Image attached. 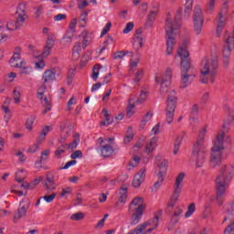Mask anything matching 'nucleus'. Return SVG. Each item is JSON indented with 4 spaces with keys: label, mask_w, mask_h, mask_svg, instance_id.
Returning a JSON list of instances; mask_svg holds the SVG:
<instances>
[{
    "label": "nucleus",
    "mask_w": 234,
    "mask_h": 234,
    "mask_svg": "<svg viewBox=\"0 0 234 234\" xmlns=\"http://www.w3.org/2000/svg\"><path fill=\"white\" fill-rule=\"evenodd\" d=\"M182 12L184 9L179 8L176 11L175 18L167 17L165 24V32L166 39V54L171 56L173 54V48L175 47V36L180 27H182Z\"/></svg>",
    "instance_id": "f257e3e1"
},
{
    "label": "nucleus",
    "mask_w": 234,
    "mask_h": 234,
    "mask_svg": "<svg viewBox=\"0 0 234 234\" xmlns=\"http://www.w3.org/2000/svg\"><path fill=\"white\" fill-rule=\"evenodd\" d=\"M201 83H207L210 80V83H215L217 74H218V59L217 58L208 60L207 58H203L201 62Z\"/></svg>",
    "instance_id": "f03ea898"
},
{
    "label": "nucleus",
    "mask_w": 234,
    "mask_h": 234,
    "mask_svg": "<svg viewBox=\"0 0 234 234\" xmlns=\"http://www.w3.org/2000/svg\"><path fill=\"white\" fill-rule=\"evenodd\" d=\"M224 136H226V133L223 130H221L218 132V135L214 140L210 158L211 167H217V165H220V164L222 163V151H224Z\"/></svg>",
    "instance_id": "7ed1b4c3"
},
{
    "label": "nucleus",
    "mask_w": 234,
    "mask_h": 234,
    "mask_svg": "<svg viewBox=\"0 0 234 234\" xmlns=\"http://www.w3.org/2000/svg\"><path fill=\"white\" fill-rule=\"evenodd\" d=\"M234 176V164L223 165L218 171V175L216 178V186H221L228 187L231 184Z\"/></svg>",
    "instance_id": "20e7f679"
},
{
    "label": "nucleus",
    "mask_w": 234,
    "mask_h": 234,
    "mask_svg": "<svg viewBox=\"0 0 234 234\" xmlns=\"http://www.w3.org/2000/svg\"><path fill=\"white\" fill-rule=\"evenodd\" d=\"M186 177L185 173H180L177 177L176 178V183L174 186V192L170 197V201L167 204L166 211L171 213L173 211V207L176 206V202H178V198L180 197V194L182 193V182Z\"/></svg>",
    "instance_id": "39448f33"
},
{
    "label": "nucleus",
    "mask_w": 234,
    "mask_h": 234,
    "mask_svg": "<svg viewBox=\"0 0 234 234\" xmlns=\"http://www.w3.org/2000/svg\"><path fill=\"white\" fill-rule=\"evenodd\" d=\"M176 101H178V98L176 97V91H175V90H172L168 94L165 109L166 122L168 124L173 123V120L175 119Z\"/></svg>",
    "instance_id": "423d86ee"
},
{
    "label": "nucleus",
    "mask_w": 234,
    "mask_h": 234,
    "mask_svg": "<svg viewBox=\"0 0 234 234\" xmlns=\"http://www.w3.org/2000/svg\"><path fill=\"white\" fill-rule=\"evenodd\" d=\"M58 74V69L53 68L47 69L42 75V84L38 88V96H43L47 89L50 87L51 83L56 81V76Z\"/></svg>",
    "instance_id": "0eeeda50"
},
{
    "label": "nucleus",
    "mask_w": 234,
    "mask_h": 234,
    "mask_svg": "<svg viewBox=\"0 0 234 234\" xmlns=\"http://www.w3.org/2000/svg\"><path fill=\"white\" fill-rule=\"evenodd\" d=\"M189 45V40L186 39L183 41V45L179 47L177 50V56L181 58V72H188L191 69V62H189V51L187 50V46Z\"/></svg>",
    "instance_id": "6e6552de"
},
{
    "label": "nucleus",
    "mask_w": 234,
    "mask_h": 234,
    "mask_svg": "<svg viewBox=\"0 0 234 234\" xmlns=\"http://www.w3.org/2000/svg\"><path fill=\"white\" fill-rule=\"evenodd\" d=\"M207 158V153L206 147L193 146L192 160L196 162V167H202Z\"/></svg>",
    "instance_id": "1a4fd4ad"
},
{
    "label": "nucleus",
    "mask_w": 234,
    "mask_h": 234,
    "mask_svg": "<svg viewBox=\"0 0 234 234\" xmlns=\"http://www.w3.org/2000/svg\"><path fill=\"white\" fill-rule=\"evenodd\" d=\"M203 27L204 15L202 14V9H200V6H196L194 8V30L197 36L202 32Z\"/></svg>",
    "instance_id": "9d476101"
},
{
    "label": "nucleus",
    "mask_w": 234,
    "mask_h": 234,
    "mask_svg": "<svg viewBox=\"0 0 234 234\" xmlns=\"http://www.w3.org/2000/svg\"><path fill=\"white\" fill-rule=\"evenodd\" d=\"M228 2H225L223 4V9L222 12L218 14V16L216 18V21L218 22L217 30H216V36L217 37H219V36L222 34V30H224V27H226V12L228 10Z\"/></svg>",
    "instance_id": "9b49d317"
},
{
    "label": "nucleus",
    "mask_w": 234,
    "mask_h": 234,
    "mask_svg": "<svg viewBox=\"0 0 234 234\" xmlns=\"http://www.w3.org/2000/svg\"><path fill=\"white\" fill-rule=\"evenodd\" d=\"M56 187H58V184H56V172L49 171L46 174L44 188L48 191H54Z\"/></svg>",
    "instance_id": "f8f14e48"
},
{
    "label": "nucleus",
    "mask_w": 234,
    "mask_h": 234,
    "mask_svg": "<svg viewBox=\"0 0 234 234\" xmlns=\"http://www.w3.org/2000/svg\"><path fill=\"white\" fill-rule=\"evenodd\" d=\"M173 78V72L171 69H167L165 76L161 79V92L165 93L169 90V85H171V80Z\"/></svg>",
    "instance_id": "ddd939ff"
},
{
    "label": "nucleus",
    "mask_w": 234,
    "mask_h": 234,
    "mask_svg": "<svg viewBox=\"0 0 234 234\" xmlns=\"http://www.w3.org/2000/svg\"><path fill=\"white\" fill-rule=\"evenodd\" d=\"M160 217H162V210L157 211L154 214V217L153 219H149L146 222H144V224H145L146 228L148 229L149 233H151V231H154V229H156L158 228V222L160 220Z\"/></svg>",
    "instance_id": "4468645a"
},
{
    "label": "nucleus",
    "mask_w": 234,
    "mask_h": 234,
    "mask_svg": "<svg viewBox=\"0 0 234 234\" xmlns=\"http://www.w3.org/2000/svg\"><path fill=\"white\" fill-rule=\"evenodd\" d=\"M145 167L140 169V171L134 176L132 186L133 187H140L144 180H145Z\"/></svg>",
    "instance_id": "2eb2a0df"
},
{
    "label": "nucleus",
    "mask_w": 234,
    "mask_h": 234,
    "mask_svg": "<svg viewBox=\"0 0 234 234\" xmlns=\"http://www.w3.org/2000/svg\"><path fill=\"white\" fill-rule=\"evenodd\" d=\"M144 209H145V206H140L137 208H134L133 211H130V213H133L132 215V226H136L138 222H140L142 216L144 215Z\"/></svg>",
    "instance_id": "dca6fc26"
},
{
    "label": "nucleus",
    "mask_w": 234,
    "mask_h": 234,
    "mask_svg": "<svg viewBox=\"0 0 234 234\" xmlns=\"http://www.w3.org/2000/svg\"><path fill=\"white\" fill-rule=\"evenodd\" d=\"M207 133V127L204 126L197 133V139L194 147H206V134Z\"/></svg>",
    "instance_id": "f3484780"
},
{
    "label": "nucleus",
    "mask_w": 234,
    "mask_h": 234,
    "mask_svg": "<svg viewBox=\"0 0 234 234\" xmlns=\"http://www.w3.org/2000/svg\"><path fill=\"white\" fill-rule=\"evenodd\" d=\"M195 79V75L187 74L186 71H181V85L180 89H186L191 85V81Z\"/></svg>",
    "instance_id": "a211bd4d"
},
{
    "label": "nucleus",
    "mask_w": 234,
    "mask_h": 234,
    "mask_svg": "<svg viewBox=\"0 0 234 234\" xmlns=\"http://www.w3.org/2000/svg\"><path fill=\"white\" fill-rule=\"evenodd\" d=\"M127 202V188H121L119 200L115 203L116 209H122Z\"/></svg>",
    "instance_id": "6ab92c4d"
},
{
    "label": "nucleus",
    "mask_w": 234,
    "mask_h": 234,
    "mask_svg": "<svg viewBox=\"0 0 234 234\" xmlns=\"http://www.w3.org/2000/svg\"><path fill=\"white\" fill-rule=\"evenodd\" d=\"M97 151H101V154L104 158H109V156H112V154L114 153V148H112L111 144H104L99 146L97 148Z\"/></svg>",
    "instance_id": "aec40b11"
},
{
    "label": "nucleus",
    "mask_w": 234,
    "mask_h": 234,
    "mask_svg": "<svg viewBox=\"0 0 234 234\" xmlns=\"http://www.w3.org/2000/svg\"><path fill=\"white\" fill-rule=\"evenodd\" d=\"M225 193H226V186L216 185V201L218 206H222V204H224V199L222 198V196Z\"/></svg>",
    "instance_id": "412c9836"
},
{
    "label": "nucleus",
    "mask_w": 234,
    "mask_h": 234,
    "mask_svg": "<svg viewBox=\"0 0 234 234\" xmlns=\"http://www.w3.org/2000/svg\"><path fill=\"white\" fill-rule=\"evenodd\" d=\"M25 21H23V17H16V21L11 20L6 24L7 30H17V28H21L23 27Z\"/></svg>",
    "instance_id": "4be33fe9"
},
{
    "label": "nucleus",
    "mask_w": 234,
    "mask_h": 234,
    "mask_svg": "<svg viewBox=\"0 0 234 234\" xmlns=\"http://www.w3.org/2000/svg\"><path fill=\"white\" fill-rule=\"evenodd\" d=\"M133 45L137 50L144 47V37L142 36V29H137L134 34Z\"/></svg>",
    "instance_id": "5701e85b"
},
{
    "label": "nucleus",
    "mask_w": 234,
    "mask_h": 234,
    "mask_svg": "<svg viewBox=\"0 0 234 234\" xmlns=\"http://www.w3.org/2000/svg\"><path fill=\"white\" fill-rule=\"evenodd\" d=\"M39 91L37 92V96L38 100H40L41 103L45 107V110L43 111V114H47V112H49V111H52V103L47 97H43V95H38Z\"/></svg>",
    "instance_id": "b1692460"
},
{
    "label": "nucleus",
    "mask_w": 234,
    "mask_h": 234,
    "mask_svg": "<svg viewBox=\"0 0 234 234\" xmlns=\"http://www.w3.org/2000/svg\"><path fill=\"white\" fill-rule=\"evenodd\" d=\"M140 206H145L144 205V197H135L132 200L129 206V211H134V209H138Z\"/></svg>",
    "instance_id": "393cba45"
},
{
    "label": "nucleus",
    "mask_w": 234,
    "mask_h": 234,
    "mask_svg": "<svg viewBox=\"0 0 234 234\" xmlns=\"http://www.w3.org/2000/svg\"><path fill=\"white\" fill-rule=\"evenodd\" d=\"M27 207L23 206L20 204L16 213L14 216V222H17V220H19V218H23L24 217H27Z\"/></svg>",
    "instance_id": "a878e982"
},
{
    "label": "nucleus",
    "mask_w": 234,
    "mask_h": 234,
    "mask_svg": "<svg viewBox=\"0 0 234 234\" xmlns=\"http://www.w3.org/2000/svg\"><path fill=\"white\" fill-rule=\"evenodd\" d=\"M157 176L158 180L154 184L152 187V191H154V193L158 191L159 187H162V184H164V180H165V176L164 173H162V171H159Z\"/></svg>",
    "instance_id": "bb28decb"
},
{
    "label": "nucleus",
    "mask_w": 234,
    "mask_h": 234,
    "mask_svg": "<svg viewBox=\"0 0 234 234\" xmlns=\"http://www.w3.org/2000/svg\"><path fill=\"white\" fill-rule=\"evenodd\" d=\"M158 143V137H153L150 139L149 142H147L146 146H145V153H153L154 149H156V145Z\"/></svg>",
    "instance_id": "cd10ccee"
},
{
    "label": "nucleus",
    "mask_w": 234,
    "mask_h": 234,
    "mask_svg": "<svg viewBox=\"0 0 234 234\" xmlns=\"http://www.w3.org/2000/svg\"><path fill=\"white\" fill-rule=\"evenodd\" d=\"M184 213V210L178 207H176L174 215L172 216L170 222L173 226H176L178 224V220H180V216Z\"/></svg>",
    "instance_id": "c85d7f7f"
},
{
    "label": "nucleus",
    "mask_w": 234,
    "mask_h": 234,
    "mask_svg": "<svg viewBox=\"0 0 234 234\" xmlns=\"http://www.w3.org/2000/svg\"><path fill=\"white\" fill-rule=\"evenodd\" d=\"M102 114L104 115V121L101 122V126L108 127V125H111L112 122H114V119L111 117V114H109V111L106 109L102 110Z\"/></svg>",
    "instance_id": "c756f323"
},
{
    "label": "nucleus",
    "mask_w": 234,
    "mask_h": 234,
    "mask_svg": "<svg viewBox=\"0 0 234 234\" xmlns=\"http://www.w3.org/2000/svg\"><path fill=\"white\" fill-rule=\"evenodd\" d=\"M49 154H50V150H45L41 153L40 159L35 163V165L37 169L43 167V162L48 159Z\"/></svg>",
    "instance_id": "7c9ffc66"
},
{
    "label": "nucleus",
    "mask_w": 234,
    "mask_h": 234,
    "mask_svg": "<svg viewBox=\"0 0 234 234\" xmlns=\"http://www.w3.org/2000/svg\"><path fill=\"white\" fill-rule=\"evenodd\" d=\"M147 227L145 226L144 223H142L138 225L132 231L128 232V234H147L149 233V230L147 229Z\"/></svg>",
    "instance_id": "2f4dec72"
},
{
    "label": "nucleus",
    "mask_w": 234,
    "mask_h": 234,
    "mask_svg": "<svg viewBox=\"0 0 234 234\" xmlns=\"http://www.w3.org/2000/svg\"><path fill=\"white\" fill-rule=\"evenodd\" d=\"M16 14L18 15L17 17H22L23 21H25V19H27V4H19L16 9Z\"/></svg>",
    "instance_id": "473e14b6"
},
{
    "label": "nucleus",
    "mask_w": 234,
    "mask_h": 234,
    "mask_svg": "<svg viewBox=\"0 0 234 234\" xmlns=\"http://www.w3.org/2000/svg\"><path fill=\"white\" fill-rule=\"evenodd\" d=\"M136 101V97H131L129 99V104H128V107H127V118H131L133 116V114H134V111L133 108H134V103Z\"/></svg>",
    "instance_id": "72a5a7b5"
},
{
    "label": "nucleus",
    "mask_w": 234,
    "mask_h": 234,
    "mask_svg": "<svg viewBox=\"0 0 234 234\" xmlns=\"http://www.w3.org/2000/svg\"><path fill=\"white\" fill-rule=\"evenodd\" d=\"M185 5V18L187 19L191 16V11L193 10V0H186Z\"/></svg>",
    "instance_id": "f704fd0d"
},
{
    "label": "nucleus",
    "mask_w": 234,
    "mask_h": 234,
    "mask_svg": "<svg viewBox=\"0 0 234 234\" xmlns=\"http://www.w3.org/2000/svg\"><path fill=\"white\" fill-rule=\"evenodd\" d=\"M74 140L69 144H67V149L70 151H74V149L78 148V145L80 144V133L74 134Z\"/></svg>",
    "instance_id": "c9c22d12"
},
{
    "label": "nucleus",
    "mask_w": 234,
    "mask_h": 234,
    "mask_svg": "<svg viewBox=\"0 0 234 234\" xmlns=\"http://www.w3.org/2000/svg\"><path fill=\"white\" fill-rule=\"evenodd\" d=\"M80 53H81V43L77 42L73 47V52H72L73 59H80Z\"/></svg>",
    "instance_id": "e433bc0d"
},
{
    "label": "nucleus",
    "mask_w": 234,
    "mask_h": 234,
    "mask_svg": "<svg viewBox=\"0 0 234 234\" xmlns=\"http://www.w3.org/2000/svg\"><path fill=\"white\" fill-rule=\"evenodd\" d=\"M156 16H158V10L151 11L148 15V17L146 19V25L148 27H151L153 23H154V20L156 19Z\"/></svg>",
    "instance_id": "4c0bfd02"
},
{
    "label": "nucleus",
    "mask_w": 234,
    "mask_h": 234,
    "mask_svg": "<svg viewBox=\"0 0 234 234\" xmlns=\"http://www.w3.org/2000/svg\"><path fill=\"white\" fill-rule=\"evenodd\" d=\"M182 140H184V135H178L175 141L174 144V154H178L180 150V145H182Z\"/></svg>",
    "instance_id": "58836bf2"
},
{
    "label": "nucleus",
    "mask_w": 234,
    "mask_h": 234,
    "mask_svg": "<svg viewBox=\"0 0 234 234\" xmlns=\"http://www.w3.org/2000/svg\"><path fill=\"white\" fill-rule=\"evenodd\" d=\"M224 211L229 217L233 216L234 212V201L229 202L224 206Z\"/></svg>",
    "instance_id": "ea45409f"
},
{
    "label": "nucleus",
    "mask_w": 234,
    "mask_h": 234,
    "mask_svg": "<svg viewBox=\"0 0 234 234\" xmlns=\"http://www.w3.org/2000/svg\"><path fill=\"white\" fill-rule=\"evenodd\" d=\"M18 60H16L15 58H11L9 59V65L11 67H14L15 69H23L25 65H27V62L25 60H22L20 63H17Z\"/></svg>",
    "instance_id": "a19ab883"
},
{
    "label": "nucleus",
    "mask_w": 234,
    "mask_h": 234,
    "mask_svg": "<svg viewBox=\"0 0 234 234\" xmlns=\"http://www.w3.org/2000/svg\"><path fill=\"white\" fill-rule=\"evenodd\" d=\"M56 197H58V193H51L50 195L46 194L45 196L41 197V198H43V200L48 204H50L54 202Z\"/></svg>",
    "instance_id": "79ce46f5"
},
{
    "label": "nucleus",
    "mask_w": 234,
    "mask_h": 234,
    "mask_svg": "<svg viewBox=\"0 0 234 234\" xmlns=\"http://www.w3.org/2000/svg\"><path fill=\"white\" fill-rule=\"evenodd\" d=\"M89 16V12L84 11L81 13L80 16L79 17L80 27L84 28L85 25H87V16Z\"/></svg>",
    "instance_id": "37998d69"
},
{
    "label": "nucleus",
    "mask_w": 234,
    "mask_h": 234,
    "mask_svg": "<svg viewBox=\"0 0 234 234\" xmlns=\"http://www.w3.org/2000/svg\"><path fill=\"white\" fill-rule=\"evenodd\" d=\"M73 37H74V31L68 30L62 39L63 41H65V43H72Z\"/></svg>",
    "instance_id": "c03bdc74"
},
{
    "label": "nucleus",
    "mask_w": 234,
    "mask_h": 234,
    "mask_svg": "<svg viewBox=\"0 0 234 234\" xmlns=\"http://www.w3.org/2000/svg\"><path fill=\"white\" fill-rule=\"evenodd\" d=\"M196 209H197V207L195 203H191L187 207V211L185 214V218H189V217H191V215L195 213Z\"/></svg>",
    "instance_id": "a18cd8bd"
},
{
    "label": "nucleus",
    "mask_w": 234,
    "mask_h": 234,
    "mask_svg": "<svg viewBox=\"0 0 234 234\" xmlns=\"http://www.w3.org/2000/svg\"><path fill=\"white\" fill-rule=\"evenodd\" d=\"M66 151H67V144L58 146V147L57 148V150L55 151V154L58 156V158H61V155H62L63 153H65Z\"/></svg>",
    "instance_id": "49530a36"
},
{
    "label": "nucleus",
    "mask_w": 234,
    "mask_h": 234,
    "mask_svg": "<svg viewBox=\"0 0 234 234\" xmlns=\"http://www.w3.org/2000/svg\"><path fill=\"white\" fill-rule=\"evenodd\" d=\"M54 45H56V39L54 38V35H48V40L46 42V47L49 48H54Z\"/></svg>",
    "instance_id": "de8ad7c7"
},
{
    "label": "nucleus",
    "mask_w": 234,
    "mask_h": 234,
    "mask_svg": "<svg viewBox=\"0 0 234 234\" xmlns=\"http://www.w3.org/2000/svg\"><path fill=\"white\" fill-rule=\"evenodd\" d=\"M168 162L167 160H163L160 165H158L159 167V171H161V173H163V175H165V171H167V167H169L168 165Z\"/></svg>",
    "instance_id": "09e8293b"
},
{
    "label": "nucleus",
    "mask_w": 234,
    "mask_h": 234,
    "mask_svg": "<svg viewBox=\"0 0 234 234\" xmlns=\"http://www.w3.org/2000/svg\"><path fill=\"white\" fill-rule=\"evenodd\" d=\"M217 0H209L206 8L207 14H213V10H215V2Z\"/></svg>",
    "instance_id": "8fccbe9b"
},
{
    "label": "nucleus",
    "mask_w": 234,
    "mask_h": 234,
    "mask_svg": "<svg viewBox=\"0 0 234 234\" xmlns=\"http://www.w3.org/2000/svg\"><path fill=\"white\" fill-rule=\"evenodd\" d=\"M36 121V117L35 116H30L27 118V122H26V128L28 131H32V126L34 125V122Z\"/></svg>",
    "instance_id": "3c124183"
},
{
    "label": "nucleus",
    "mask_w": 234,
    "mask_h": 234,
    "mask_svg": "<svg viewBox=\"0 0 234 234\" xmlns=\"http://www.w3.org/2000/svg\"><path fill=\"white\" fill-rule=\"evenodd\" d=\"M229 56H231V53H229V55H226L225 49H223V67L224 69H228L229 67Z\"/></svg>",
    "instance_id": "603ef678"
},
{
    "label": "nucleus",
    "mask_w": 234,
    "mask_h": 234,
    "mask_svg": "<svg viewBox=\"0 0 234 234\" xmlns=\"http://www.w3.org/2000/svg\"><path fill=\"white\" fill-rule=\"evenodd\" d=\"M13 100L16 104H19L21 102V92H19V90H13Z\"/></svg>",
    "instance_id": "864d4df0"
},
{
    "label": "nucleus",
    "mask_w": 234,
    "mask_h": 234,
    "mask_svg": "<svg viewBox=\"0 0 234 234\" xmlns=\"http://www.w3.org/2000/svg\"><path fill=\"white\" fill-rule=\"evenodd\" d=\"M147 100V91L141 90L139 98L136 100V103L142 104Z\"/></svg>",
    "instance_id": "5fc2aeb1"
},
{
    "label": "nucleus",
    "mask_w": 234,
    "mask_h": 234,
    "mask_svg": "<svg viewBox=\"0 0 234 234\" xmlns=\"http://www.w3.org/2000/svg\"><path fill=\"white\" fill-rule=\"evenodd\" d=\"M83 218H85V214H83L82 212H77L70 217V220L76 221L83 220Z\"/></svg>",
    "instance_id": "6e6d98bb"
},
{
    "label": "nucleus",
    "mask_w": 234,
    "mask_h": 234,
    "mask_svg": "<svg viewBox=\"0 0 234 234\" xmlns=\"http://www.w3.org/2000/svg\"><path fill=\"white\" fill-rule=\"evenodd\" d=\"M143 78H144V70L138 69L133 79L134 83H138L139 81H142Z\"/></svg>",
    "instance_id": "4d7b16f0"
},
{
    "label": "nucleus",
    "mask_w": 234,
    "mask_h": 234,
    "mask_svg": "<svg viewBox=\"0 0 234 234\" xmlns=\"http://www.w3.org/2000/svg\"><path fill=\"white\" fill-rule=\"evenodd\" d=\"M100 65H95L93 67V71H92V74H91V78L92 80H94V81H96V80H98V76H100Z\"/></svg>",
    "instance_id": "13d9d810"
},
{
    "label": "nucleus",
    "mask_w": 234,
    "mask_h": 234,
    "mask_svg": "<svg viewBox=\"0 0 234 234\" xmlns=\"http://www.w3.org/2000/svg\"><path fill=\"white\" fill-rule=\"evenodd\" d=\"M132 140H134V133L133 132H127L124 136V144H131Z\"/></svg>",
    "instance_id": "bf43d9fd"
},
{
    "label": "nucleus",
    "mask_w": 234,
    "mask_h": 234,
    "mask_svg": "<svg viewBox=\"0 0 234 234\" xmlns=\"http://www.w3.org/2000/svg\"><path fill=\"white\" fill-rule=\"evenodd\" d=\"M35 67L36 69H45V60H43V58H41V56L38 57V60L37 62H35Z\"/></svg>",
    "instance_id": "052dcab7"
},
{
    "label": "nucleus",
    "mask_w": 234,
    "mask_h": 234,
    "mask_svg": "<svg viewBox=\"0 0 234 234\" xmlns=\"http://www.w3.org/2000/svg\"><path fill=\"white\" fill-rule=\"evenodd\" d=\"M127 54V51H117L113 55V59H122L125 58V55Z\"/></svg>",
    "instance_id": "680f3d73"
},
{
    "label": "nucleus",
    "mask_w": 234,
    "mask_h": 234,
    "mask_svg": "<svg viewBox=\"0 0 234 234\" xmlns=\"http://www.w3.org/2000/svg\"><path fill=\"white\" fill-rule=\"evenodd\" d=\"M70 158H72V160H76V158H83V153H81L80 150H76L70 154Z\"/></svg>",
    "instance_id": "e2e57ef3"
},
{
    "label": "nucleus",
    "mask_w": 234,
    "mask_h": 234,
    "mask_svg": "<svg viewBox=\"0 0 234 234\" xmlns=\"http://www.w3.org/2000/svg\"><path fill=\"white\" fill-rule=\"evenodd\" d=\"M224 234H234V221L227 226L224 230Z\"/></svg>",
    "instance_id": "0e129e2a"
},
{
    "label": "nucleus",
    "mask_w": 234,
    "mask_h": 234,
    "mask_svg": "<svg viewBox=\"0 0 234 234\" xmlns=\"http://www.w3.org/2000/svg\"><path fill=\"white\" fill-rule=\"evenodd\" d=\"M152 118H153V112H148L141 121L142 125H145V123H147V122H149V120H151Z\"/></svg>",
    "instance_id": "69168bd1"
},
{
    "label": "nucleus",
    "mask_w": 234,
    "mask_h": 234,
    "mask_svg": "<svg viewBox=\"0 0 234 234\" xmlns=\"http://www.w3.org/2000/svg\"><path fill=\"white\" fill-rule=\"evenodd\" d=\"M112 27V23L108 22L101 33V37H103V36H105V34H107V32L111 30Z\"/></svg>",
    "instance_id": "338daca9"
},
{
    "label": "nucleus",
    "mask_w": 234,
    "mask_h": 234,
    "mask_svg": "<svg viewBox=\"0 0 234 234\" xmlns=\"http://www.w3.org/2000/svg\"><path fill=\"white\" fill-rule=\"evenodd\" d=\"M134 28V24L133 22H128L125 28L123 29V34H129Z\"/></svg>",
    "instance_id": "774afa93"
}]
</instances>
